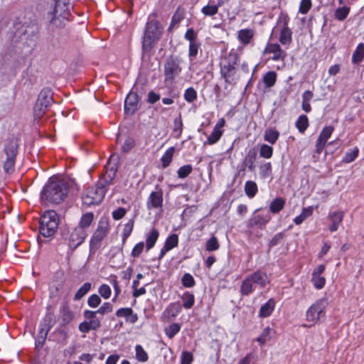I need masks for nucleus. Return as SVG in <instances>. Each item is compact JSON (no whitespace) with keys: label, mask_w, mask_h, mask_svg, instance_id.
Listing matches in <instances>:
<instances>
[{"label":"nucleus","mask_w":364,"mask_h":364,"mask_svg":"<svg viewBox=\"0 0 364 364\" xmlns=\"http://www.w3.org/2000/svg\"><path fill=\"white\" fill-rule=\"evenodd\" d=\"M59 224V218L58 214L54 210L46 211L40 220V233L45 237L53 236Z\"/></svg>","instance_id":"5"},{"label":"nucleus","mask_w":364,"mask_h":364,"mask_svg":"<svg viewBox=\"0 0 364 364\" xmlns=\"http://www.w3.org/2000/svg\"><path fill=\"white\" fill-rule=\"evenodd\" d=\"M184 18L183 11L178 9L172 16L171 23L169 29H171L175 25L178 24Z\"/></svg>","instance_id":"42"},{"label":"nucleus","mask_w":364,"mask_h":364,"mask_svg":"<svg viewBox=\"0 0 364 364\" xmlns=\"http://www.w3.org/2000/svg\"><path fill=\"white\" fill-rule=\"evenodd\" d=\"M285 204V200L282 198H277L269 204V210L271 213L276 214L280 212Z\"/></svg>","instance_id":"27"},{"label":"nucleus","mask_w":364,"mask_h":364,"mask_svg":"<svg viewBox=\"0 0 364 364\" xmlns=\"http://www.w3.org/2000/svg\"><path fill=\"white\" fill-rule=\"evenodd\" d=\"M162 28L156 21L147 22L142 40V49L144 52H149L153 47L155 41L161 34Z\"/></svg>","instance_id":"6"},{"label":"nucleus","mask_w":364,"mask_h":364,"mask_svg":"<svg viewBox=\"0 0 364 364\" xmlns=\"http://www.w3.org/2000/svg\"><path fill=\"white\" fill-rule=\"evenodd\" d=\"M73 316L72 311L68 306L62 308V318L64 323H68L73 320Z\"/></svg>","instance_id":"52"},{"label":"nucleus","mask_w":364,"mask_h":364,"mask_svg":"<svg viewBox=\"0 0 364 364\" xmlns=\"http://www.w3.org/2000/svg\"><path fill=\"white\" fill-rule=\"evenodd\" d=\"M184 98L188 102H193L197 98L196 91L193 87L188 88L185 92Z\"/></svg>","instance_id":"54"},{"label":"nucleus","mask_w":364,"mask_h":364,"mask_svg":"<svg viewBox=\"0 0 364 364\" xmlns=\"http://www.w3.org/2000/svg\"><path fill=\"white\" fill-rule=\"evenodd\" d=\"M116 315L118 317H125L127 321L131 323H135L137 319V315L134 314L131 308H122L117 311Z\"/></svg>","instance_id":"24"},{"label":"nucleus","mask_w":364,"mask_h":364,"mask_svg":"<svg viewBox=\"0 0 364 364\" xmlns=\"http://www.w3.org/2000/svg\"><path fill=\"white\" fill-rule=\"evenodd\" d=\"M276 79H277L276 73L273 72V71H270V72L267 73L264 75L262 80L267 87H271L275 84Z\"/></svg>","instance_id":"35"},{"label":"nucleus","mask_w":364,"mask_h":364,"mask_svg":"<svg viewBox=\"0 0 364 364\" xmlns=\"http://www.w3.org/2000/svg\"><path fill=\"white\" fill-rule=\"evenodd\" d=\"M272 54V59L273 60H284L285 52L283 51L280 46L277 43H269L263 51V54Z\"/></svg>","instance_id":"16"},{"label":"nucleus","mask_w":364,"mask_h":364,"mask_svg":"<svg viewBox=\"0 0 364 364\" xmlns=\"http://www.w3.org/2000/svg\"><path fill=\"white\" fill-rule=\"evenodd\" d=\"M107 230L108 223L107 221L100 220L97 230L92 237L91 244L94 245L100 242L106 236Z\"/></svg>","instance_id":"17"},{"label":"nucleus","mask_w":364,"mask_h":364,"mask_svg":"<svg viewBox=\"0 0 364 364\" xmlns=\"http://www.w3.org/2000/svg\"><path fill=\"white\" fill-rule=\"evenodd\" d=\"M44 324L39 331L38 335L36 339V346L37 348H42L48 331L53 327L54 324V316L51 314H48L46 316L44 319Z\"/></svg>","instance_id":"11"},{"label":"nucleus","mask_w":364,"mask_h":364,"mask_svg":"<svg viewBox=\"0 0 364 364\" xmlns=\"http://www.w3.org/2000/svg\"><path fill=\"white\" fill-rule=\"evenodd\" d=\"M329 219L331 221V224L329 226V230L331 232L337 230L339 224L341 223L343 218V212L336 211L329 215Z\"/></svg>","instance_id":"26"},{"label":"nucleus","mask_w":364,"mask_h":364,"mask_svg":"<svg viewBox=\"0 0 364 364\" xmlns=\"http://www.w3.org/2000/svg\"><path fill=\"white\" fill-rule=\"evenodd\" d=\"M349 13V9L343 6L338 8L335 11L336 18L340 21L345 19Z\"/></svg>","instance_id":"55"},{"label":"nucleus","mask_w":364,"mask_h":364,"mask_svg":"<svg viewBox=\"0 0 364 364\" xmlns=\"http://www.w3.org/2000/svg\"><path fill=\"white\" fill-rule=\"evenodd\" d=\"M87 236L86 232L81 227H76L71 232L68 245L70 248L75 249L81 245Z\"/></svg>","instance_id":"12"},{"label":"nucleus","mask_w":364,"mask_h":364,"mask_svg":"<svg viewBox=\"0 0 364 364\" xmlns=\"http://www.w3.org/2000/svg\"><path fill=\"white\" fill-rule=\"evenodd\" d=\"M333 130V129L331 127H326L323 129V131L319 135V137L316 144V151L317 154L321 153L326 145V141L332 134Z\"/></svg>","instance_id":"19"},{"label":"nucleus","mask_w":364,"mask_h":364,"mask_svg":"<svg viewBox=\"0 0 364 364\" xmlns=\"http://www.w3.org/2000/svg\"><path fill=\"white\" fill-rule=\"evenodd\" d=\"M181 326L178 323H171L166 329V334L170 338L174 337V336L180 331Z\"/></svg>","instance_id":"45"},{"label":"nucleus","mask_w":364,"mask_h":364,"mask_svg":"<svg viewBox=\"0 0 364 364\" xmlns=\"http://www.w3.org/2000/svg\"><path fill=\"white\" fill-rule=\"evenodd\" d=\"M254 36L255 31L251 28L241 29L237 32V39L243 46L250 44Z\"/></svg>","instance_id":"21"},{"label":"nucleus","mask_w":364,"mask_h":364,"mask_svg":"<svg viewBox=\"0 0 364 364\" xmlns=\"http://www.w3.org/2000/svg\"><path fill=\"white\" fill-rule=\"evenodd\" d=\"M48 107L43 105L41 102L36 101L33 108V115L35 119H41L46 112Z\"/></svg>","instance_id":"32"},{"label":"nucleus","mask_w":364,"mask_h":364,"mask_svg":"<svg viewBox=\"0 0 364 364\" xmlns=\"http://www.w3.org/2000/svg\"><path fill=\"white\" fill-rule=\"evenodd\" d=\"M313 93L311 91H306L302 96V109L309 112L311 111V106L309 104V101L313 98Z\"/></svg>","instance_id":"34"},{"label":"nucleus","mask_w":364,"mask_h":364,"mask_svg":"<svg viewBox=\"0 0 364 364\" xmlns=\"http://www.w3.org/2000/svg\"><path fill=\"white\" fill-rule=\"evenodd\" d=\"M358 154V149L355 147L353 150H350L346 153L345 156L343 159V161L345 163H350L355 159Z\"/></svg>","instance_id":"44"},{"label":"nucleus","mask_w":364,"mask_h":364,"mask_svg":"<svg viewBox=\"0 0 364 364\" xmlns=\"http://www.w3.org/2000/svg\"><path fill=\"white\" fill-rule=\"evenodd\" d=\"M201 11L205 16H211L218 13V6L216 5H207L203 7Z\"/></svg>","instance_id":"51"},{"label":"nucleus","mask_w":364,"mask_h":364,"mask_svg":"<svg viewBox=\"0 0 364 364\" xmlns=\"http://www.w3.org/2000/svg\"><path fill=\"white\" fill-rule=\"evenodd\" d=\"M200 48V44L197 42L196 43H189V49H188V56L191 60H193L196 58L198 49Z\"/></svg>","instance_id":"49"},{"label":"nucleus","mask_w":364,"mask_h":364,"mask_svg":"<svg viewBox=\"0 0 364 364\" xmlns=\"http://www.w3.org/2000/svg\"><path fill=\"white\" fill-rule=\"evenodd\" d=\"M309 126V120L306 115H301L297 119V128L300 132H304Z\"/></svg>","instance_id":"48"},{"label":"nucleus","mask_w":364,"mask_h":364,"mask_svg":"<svg viewBox=\"0 0 364 364\" xmlns=\"http://www.w3.org/2000/svg\"><path fill=\"white\" fill-rule=\"evenodd\" d=\"M99 294L104 298V299H109L111 296V289L107 284H102L99 287Z\"/></svg>","instance_id":"59"},{"label":"nucleus","mask_w":364,"mask_h":364,"mask_svg":"<svg viewBox=\"0 0 364 364\" xmlns=\"http://www.w3.org/2000/svg\"><path fill=\"white\" fill-rule=\"evenodd\" d=\"M269 282L267 274L257 271L247 276L242 282L240 286V293L243 296H247L255 289L257 287H264Z\"/></svg>","instance_id":"4"},{"label":"nucleus","mask_w":364,"mask_h":364,"mask_svg":"<svg viewBox=\"0 0 364 364\" xmlns=\"http://www.w3.org/2000/svg\"><path fill=\"white\" fill-rule=\"evenodd\" d=\"M182 301L186 309H191L194 304V296L191 293L186 292L182 296Z\"/></svg>","instance_id":"41"},{"label":"nucleus","mask_w":364,"mask_h":364,"mask_svg":"<svg viewBox=\"0 0 364 364\" xmlns=\"http://www.w3.org/2000/svg\"><path fill=\"white\" fill-rule=\"evenodd\" d=\"M181 282L186 287H193L195 285V280L193 276L188 273H186L181 278Z\"/></svg>","instance_id":"50"},{"label":"nucleus","mask_w":364,"mask_h":364,"mask_svg":"<svg viewBox=\"0 0 364 364\" xmlns=\"http://www.w3.org/2000/svg\"><path fill=\"white\" fill-rule=\"evenodd\" d=\"M94 219V215L92 213H87L82 215L78 227H81L85 230V228L89 227L92 223Z\"/></svg>","instance_id":"36"},{"label":"nucleus","mask_w":364,"mask_h":364,"mask_svg":"<svg viewBox=\"0 0 364 364\" xmlns=\"http://www.w3.org/2000/svg\"><path fill=\"white\" fill-rule=\"evenodd\" d=\"M163 202L162 193L159 191L152 192L147 200L148 209L159 208L161 207Z\"/></svg>","instance_id":"22"},{"label":"nucleus","mask_w":364,"mask_h":364,"mask_svg":"<svg viewBox=\"0 0 364 364\" xmlns=\"http://www.w3.org/2000/svg\"><path fill=\"white\" fill-rule=\"evenodd\" d=\"M160 100V95L154 91H150L148 93L147 102L154 104Z\"/></svg>","instance_id":"64"},{"label":"nucleus","mask_w":364,"mask_h":364,"mask_svg":"<svg viewBox=\"0 0 364 364\" xmlns=\"http://www.w3.org/2000/svg\"><path fill=\"white\" fill-rule=\"evenodd\" d=\"M144 245L143 242H141L136 244L132 250V255L134 257H138L141 255V253L144 249Z\"/></svg>","instance_id":"63"},{"label":"nucleus","mask_w":364,"mask_h":364,"mask_svg":"<svg viewBox=\"0 0 364 364\" xmlns=\"http://www.w3.org/2000/svg\"><path fill=\"white\" fill-rule=\"evenodd\" d=\"M225 120L223 118L220 119L208 138V143L209 144H214L220 139L223 132L222 128L225 126Z\"/></svg>","instance_id":"18"},{"label":"nucleus","mask_w":364,"mask_h":364,"mask_svg":"<svg viewBox=\"0 0 364 364\" xmlns=\"http://www.w3.org/2000/svg\"><path fill=\"white\" fill-rule=\"evenodd\" d=\"M136 358L138 361L146 362L148 360L149 356L147 353L144 350L143 347L140 345H136L135 347Z\"/></svg>","instance_id":"39"},{"label":"nucleus","mask_w":364,"mask_h":364,"mask_svg":"<svg viewBox=\"0 0 364 364\" xmlns=\"http://www.w3.org/2000/svg\"><path fill=\"white\" fill-rule=\"evenodd\" d=\"M220 244L215 236L212 235L205 244V250L208 252H213L218 250Z\"/></svg>","instance_id":"38"},{"label":"nucleus","mask_w":364,"mask_h":364,"mask_svg":"<svg viewBox=\"0 0 364 364\" xmlns=\"http://www.w3.org/2000/svg\"><path fill=\"white\" fill-rule=\"evenodd\" d=\"M364 58V44L360 43L357 47L356 50L353 54L352 60L354 63H358Z\"/></svg>","instance_id":"37"},{"label":"nucleus","mask_w":364,"mask_h":364,"mask_svg":"<svg viewBox=\"0 0 364 364\" xmlns=\"http://www.w3.org/2000/svg\"><path fill=\"white\" fill-rule=\"evenodd\" d=\"M135 146V141L132 138L128 137L124 141L122 146V151L124 153L129 152L133 147Z\"/></svg>","instance_id":"58"},{"label":"nucleus","mask_w":364,"mask_h":364,"mask_svg":"<svg viewBox=\"0 0 364 364\" xmlns=\"http://www.w3.org/2000/svg\"><path fill=\"white\" fill-rule=\"evenodd\" d=\"M279 136V133L277 130L270 128L265 130L264 138L265 141L274 144L278 139Z\"/></svg>","instance_id":"28"},{"label":"nucleus","mask_w":364,"mask_h":364,"mask_svg":"<svg viewBox=\"0 0 364 364\" xmlns=\"http://www.w3.org/2000/svg\"><path fill=\"white\" fill-rule=\"evenodd\" d=\"M259 174L262 178H267L272 174V165L269 162L261 165L259 167Z\"/></svg>","instance_id":"46"},{"label":"nucleus","mask_w":364,"mask_h":364,"mask_svg":"<svg viewBox=\"0 0 364 364\" xmlns=\"http://www.w3.org/2000/svg\"><path fill=\"white\" fill-rule=\"evenodd\" d=\"M271 220V215L267 213L265 214H255L247 222V227L254 228L257 226L263 228L266 224Z\"/></svg>","instance_id":"15"},{"label":"nucleus","mask_w":364,"mask_h":364,"mask_svg":"<svg viewBox=\"0 0 364 364\" xmlns=\"http://www.w3.org/2000/svg\"><path fill=\"white\" fill-rule=\"evenodd\" d=\"M311 281L314 286L318 289H322L326 283V279L322 276L312 275Z\"/></svg>","instance_id":"53"},{"label":"nucleus","mask_w":364,"mask_h":364,"mask_svg":"<svg viewBox=\"0 0 364 364\" xmlns=\"http://www.w3.org/2000/svg\"><path fill=\"white\" fill-rule=\"evenodd\" d=\"M245 192L249 198L254 197L257 192V186L255 182L248 181L245 184Z\"/></svg>","instance_id":"30"},{"label":"nucleus","mask_w":364,"mask_h":364,"mask_svg":"<svg viewBox=\"0 0 364 364\" xmlns=\"http://www.w3.org/2000/svg\"><path fill=\"white\" fill-rule=\"evenodd\" d=\"M178 237L176 234L171 235L166 240L165 244L161 250L159 259H161L166 253L178 245Z\"/></svg>","instance_id":"20"},{"label":"nucleus","mask_w":364,"mask_h":364,"mask_svg":"<svg viewBox=\"0 0 364 364\" xmlns=\"http://www.w3.org/2000/svg\"><path fill=\"white\" fill-rule=\"evenodd\" d=\"M68 192V184L63 179L50 178L41 193V198L58 204L64 200Z\"/></svg>","instance_id":"1"},{"label":"nucleus","mask_w":364,"mask_h":364,"mask_svg":"<svg viewBox=\"0 0 364 364\" xmlns=\"http://www.w3.org/2000/svg\"><path fill=\"white\" fill-rule=\"evenodd\" d=\"M311 6V0H301L299 4V11L300 13L306 14L309 12Z\"/></svg>","instance_id":"56"},{"label":"nucleus","mask_w":364,"mask_h":364,"mask_svg":"<svg viewBox=\"0 0 364 364\" xmlns=\"http://www.w3.org/2000/svg\"><path fill=\"white\" fill-rule=\"evenodd\" d=\"M273 330L269 328H265L262 332L261 335L257 338V341L261 345H264L266 342L269 341L272 338V333Z\"/></svg>","instance_id":"31"},{"label":"nucleus","mask_w":364,"mask_h":364,"mask_svg":"<svg viewBox=\"0 0 364 364\" xmlns=\"http://www.w3.org/2000/svg\"><path fill=\"white\" fill-rule=\"evenodd\" d=\"M112 309H113V307H112V304L109 302H105L96 311L98 314L103 316L106 314L112 312Z\"/></svg>","instance_id":"57"},{"label":"nucleus","mask_w":364,"mask_h":364,"mask_svg":"<svg viewBox=\"0 0 364 364\" xmlns=\"http://www.w3.org/2000/svg\"><path fill=\"white\" fill-rule=\"evenodd\" d=\"M139 97L136 92H130L124 101V111L127 114L132 115L139 109Z\"/></svg>","instance_id":"14"},{"label":"nucleus","mask_w":364,"mask_h":364,"mask_svg":"<svg viewBox=\"0 0 364 364\" xmlns=\"http://www.w3.org/2000/svg\"><path fill=\"white\" fill-rule=\"evenodd\" d=\"M101 303L100 297L97 294L91 295L87 299L88 305L92 308L97 307Z\"/></svg>","instance_id":"60"},{"label":"nucleus","mask_w":364,"mask_h":364,"mask_svg":"<svg viewBox=\"0 0 364 364\" xmlns=\"http://www.w3.org/2000/svg\"><path fill=\"white\" fill-rule=\"evenodd\" d=\"M181 71L180 60L171 55L164 64L165 80L172 82Z\"/></svg>","instance_id":"10"},{"label":"nucleus","mask_w":364,"mask_h":364,"mask_svg":"<svg viewBox=\"0 0 364 364\" xmlns=\"http://www.w3.org/2000/svg\"><path fill=\"white\" fill-rule=\"evenodd\" d=\"M37 101L48 107L53 102V92L49 88H43L39 93Z\"/></svg>","instance_id":"23"},{"label":"nucleus","mask_w":364,"mask_h":364,"mask_svg":"<svg viewBox=\"0 0 364 364\" xmlns=\"http://www.w3.org/2000/svg\"><path fill=\"white\" fill-rule=\"evenodd\" d=\"M237 60V55L235 53H230L221 59L220 73L225 82H231L233 80Z\"/></svg>","instance_id":"8"},{"label":"nucleus","mask_w":364,"mask_h":364,"mask_svg":"<svg viewBox=\"0 0 364 364\" xmlns=\"http://www.w3.org/2000/svg\"><path fill=\"white\" fill-rule=\"evenodd\" d=\"M158 237H159L158 230L156 229H153L150 232V233L149 234V235L146 238V247L147 250H149L154 246Z\"/></svg>","instance_id":"29"},{"label":"nucleus","mask_w":364,"mask_h":364,"mask_svg":"<svg viewBox=\"0 0 364 364\" xmlns=\"http://www.w3.org/2000/svg\"><path fill=\"white\" fill-rule=\"evenodd\" d=\"M91 284L90 282H85L83 285L80 287L74 296V300H80L91 289Z\"/></svg>","instance_id":"33"},{"label":"nucleus","mask_w":364,"mask_h":364,"mask_svg":"<svg viewBox=\"0 0 364 364\" xmlns=\"http://www.w3.org/2000/svg\"><path fill=\"white\" fill-rule=\"evenodd\" d=\"M275 307V301L273 299H269L263 304L259 311V316L266 318L271 315Z\"/></svg>","instance_id":"25"},{"label":"nucleus","mask_w":364,"mask_h":364,"mask_svg":"<svg viewBox=\"0 0 364 364\" xmlns=\"http://www.w3.org/2000/svg\"><path fill=\"white\" fill-rule=\"evenodd\" d=\"M192 170L193 168L190 164L181 166L177 171L178 178H184L187 177L192 172Z\"/></svg>","instance_id":"47"},{"label":"nucleus","mask_w":364,"mask_h":364,"mask_svg":"<svg viewBox=\"0 0 364 364\" xmlns=\"http://www.w3.org/2000/svg\"><path fill=\"white\" fill-rule=\"evenodd\" d=\"M280 34L279 41L283 45L289 44L291 41V32L285 27L284 22H278L277 26L273 28L272 35Z\"/></svg>","instance_id":"13"},{"label":"nucleus","mask_w":364,"mask_h":364,"mask_svg":"<svg viewBox=\"0 0 364 364\" xmlns=\"http://www.w3.org/2000/svg\"><path fill=\"white\" fill-rule=\"evenodd\" d=\"M327 305L328 301L326 298L321 299L313 304L306 311V316L308 323H305L304 326H311L323 317L324 310Z\"/></svg>","instance_id":"9"},{"label":"nucleus","mask_w":364,"mask_h":364,"mask_svg":"<svg viewBox=\"0 0 364 364\" xmlns=\"http://www.w3.org/2000/svg\"><path fill=\"white\" fill-rule=\"evenodd\" d=\"M54 5L48 14L49 22L56 28L64 26L69 20L70 0H53Z\"/></svg>","instance_id":"2"},{"label":"nucleus","mask_w":364,"mask_h":364,"mask_svg":"<svg viewBox=\"0 0 364 364\" xmlns=\"http://www.w3.org/2000/svg\"><path fill=\"white\" fill-rule=\"evenodd\" d=\"M192 362V353L188 351H183L181 354V364H191Z\"/></svg>","instance_id":"62"},{"label":"nucleus","mask_w":364,"mask_h":364,"mask_svg":"<svg viewBox=\"0 0 364 364\" xmlns=\"http://www.w3.org/2000/svg\"><path fill=\"white\" fill-rule=\"evenodd\" d=\"M313 213V208L309 207L304 208L302 213L297 216V225L302 223L307 217L310 216Z\"/></svg>","instance_id":"61"},{"label":"nucleus","mask_w":364,"mask_h":364,"mask_svg":"<svg viewBox=\"0 0 364 364\" xmlns=\"http://www.w3.org/2000/svg\"><path fill=\"white\" fill-rule=\"evenodd\" d=\"M109 179L105 178L99 181L95 186L89 187L82 199L84 205L87 206L99 204L102 202L106 193V186L112 183L113 178L108 176Z\"/></svg>","instance_id":"3"},{"label":"nucleus","mask_w":364,"mask_h":364,"mask_svg":"<svg viewBox=\"0 0 364 364\" xmlns=\"http://www.w3.org/2000/svg\"><path fill=\"white\" fill-rule=\"evenodd\" d=\"M174 152V148L170 147L161 157L163 167L166 168L169 166Z\"/></svg>","instance_id":"40"},{"label":"nucleus","mask_w":364,"mask_h":364,"mask_svg":"<svg viewBox=\"0 0 364 364\" xmlns=\"http://www.w3.org/2000/svg\"><path fill=\"white\" fill-rule=\"evenodd\" d=\"M18 146L17 139L15 137L9 138L5 142L4 148V154L5 156L4 169L7 173H10L14 170Z\"/></svg>","instance_id":"7"},{"label":"nucleus","mask_w":364,"mask_h":364,"mask_svg":"<svg viewBox=\"0 0 364 364\" xmlns=\"http://www.w3.org/2000/svg\"><path fill=\"white\" fill-rule=\"evenodd\" d=\"M272 154H273V149L272 146L267 145V144H262L260 146V149H259L260 156L265 158V159H269L272 157Z\"/></svg>","instance_id":"43"}]
</instances>
